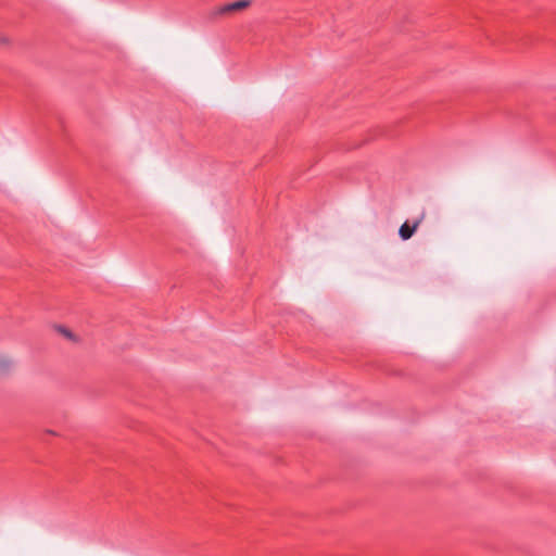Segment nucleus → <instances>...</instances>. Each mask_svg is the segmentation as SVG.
<instances>
[{
  "instance_id": "nucleus-1",
  "label": "nucleus",
  "mask_w": 556,
  "mask_h": 556,
  "mask_svg": "<svg viewBox=\"0 0 556 556\" xmlns=\"http://www.w3.org/2000/svg\"><path fill=\"white\" fill-rule=\"evenodd\" d=\"M250 5L249 0H239L232 3H227L222 7L214 8L210 13L208 17L212 21H216L222 16L232 14L236 11L243 10Z\"/></svg>"
},
{
  "instance_id": "nucleus-2",
  "label": "nucleus",
  "mask_w": 556,
  "mask_h": 556,
  "mask_svg": "<svg viewBox=\"0 0 556 556\" xmlns=\"http://www.w3.org/2000/svg\"><path fill=\"white\" fill-rule=\"evenodd\" d=\"M425 217V214L422 213L421 216L416 219L413 224H409L408 222H405L401 225L399 229V235L402 238V240H408L413 237L417 228L419 227L420 223L422 222Z\"/></svg>"
},
{
  "instance_id": "nucleus-3",
  "label": "nucleus",
  "mask_w": 556,
  "mask_h": 556,
  "mask_svg": "<svg viewBox=\"0 0 556 556\" xmlns=\"http://www.w3.org/2000/svg\"><path fill=\"white\" fill-rule=\"evenodd\" d=\"M12 361L5 356H0V374H4L12 367Z\"/></svg>"
},
{
  "instance_id": "nucleus-4",
  "label": "nucleus",
  "mask_w": 556,
  "mask_h": 556,
  "mask_svg": "<svg viewBox=\"0 0 556 556\" xmlns=\"http://www.w3.org/2000/svg\"><path fill=\"white\" fill-rule=\"evenodd\" d=\"M58 330H59V331H60V332H61L65 338L71 339V340H73V339H74L73 333H72L68 329H66V328H64V327H59V328H58Z\"/></svg>"
}]
</instances>
